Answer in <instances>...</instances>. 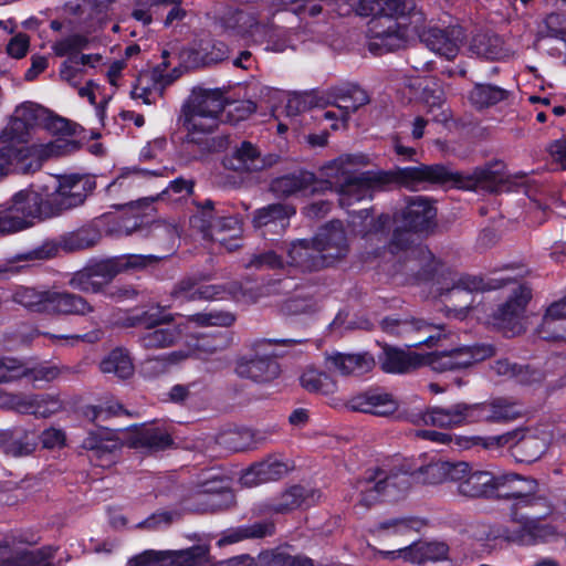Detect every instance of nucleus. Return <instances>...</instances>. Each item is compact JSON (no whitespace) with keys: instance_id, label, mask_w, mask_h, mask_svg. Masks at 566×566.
<instances>
[{"instance_id":"obj_1","label":"nucleus","mask_w":566,"mask_h":566,"mask_svg":"<svg viewBox=\"0 0 566 566\" xmlns=\"http://www.w3.org/2000/svg\"><path fill=\"white\" fill-rule=\"evenodd\" d=\"M95 182L78 175L62 176L54 192L42 196L32 187L15 192L0 207V235L19 232L84 203Z\"/></svg>"},{"instance_id":"obj_2","label":"nucleus","mask_w":566,"mask_h":566,"mask_svg":"<svg viewBox=\"0 0 566 566\" xmlns=\"http://www.w3.org/2000/svg\"><path fill=\"white\" fill-rule=\"evenodd\" d=\"M521 416L514 402L497 397L481 402L428 407L420 418L426 426L459 428L472 424H505Z\"/></svg>"},{"instance_id":"obj_3","label":"nucleus","mask_w":566,"mask_h":566,"mask_svg":"<svg viewBox=\"0 0 566 566\" xmlns=\"http://www.w3.org/2000/svg\"><path fill=\"white\" fill-rule=\"evenodd\" d=\"M349 251L342 221L332 220L321 227L312 239H300L287 249V263L303 272L319 271L333 266Z\"/></svg>"},{"instance_id":"obj_4","label":"nucleus","mask_w":566,"mask_h":566,"mask_svg":"<svg viewBox=\"0 0 566 566\" xmlns=\"http://www.w3.org/2000/svg\"><path fill=\"white\" fill-rule=\"evenodd\" d=\"M160 260V256L154 254L134 253L93 259L72 275L69 284L83 293L103 294L118 274L146 270L158 264Z\"/></svg>"},{"instance_id":"obj_5","label":"nucleus","mask_w":566,"mask_h":566,"mask_svg":"<svg viewBox=\"0 0 566 566\" xmlns=\"http://www.w3.org/2000/svg\"><path fill=\"white\" fill-rule=\"evenodd\" d=\"M504 164L490 161L471 171H452L442 164H422V185H436L465 191H497L506 181Z\"/></svg>"},{"instance_id":"obj_6","label":"nucleus","mask_w":566,"mask_h":566,"mask_svg":"<svg viewBox=\"0 0 566 566\" xmlns=\"http://www.w3.org/2000/svg\"><path fill=\"white\" fill-rule=\"evenodd\" d=\"M391 184L406 187L422 185V164L415 167L398 168L395 171L367 170L346 176L338 189L339 205L349 207L356 201L367 197L371 198L373 191L382 190Z\"/></svg>"},{"instance_id":"obj_7","label":"nucleus","mask_w":566,"mask_h":566,"mask_svg":"<svg viewBox=\"0 0 566 566\" xmlns=\"http://www.w3.org/2000/svg\"><path fill=\"white\" fill-rule=\"evenodd\" d=\"M11 300L28 312L41 315H86L94 311L81 295L45 287L18 285L12 291Z\"/></svg>"},{"instance_id":"obj_8","label":"nucleus","mask_w":566,"mask_h":566,"mask_svg":"<svg viewBox=\"0 0 566 566\" xmlns=\"http://www.w3.org/2000/svg\"><path fill=\"white\" fill-rule=\"evenodd\" d=\"M411 480H413V471L410 464L400 467L382 464L368 468L357 479L355 489L361 493V504L371 506L384 499H399L409 490Z\"/></svg>"},{"instance_id":"obj_9","label":"nucleus","mask_w":566,"mask_h":566,"mask_svg":"<svg viewBox=\"0 0 566 566\" xmlns=\"http://www.w3.org/2000/svg\"><path fill=\"white\" fill-rule=\"evenodd\" d=\"M303 339L295 338H261L252 343L250 353L240 356L235 361V374L255 384H269L281 375L277 358L283 354L270 350L273 345L294 346Z\"/></svg>"},{"instance_id":"obj_10","label":"nucleus","mask_w":566,"mask_h":566,"mask_svg":"<svg viewBox=\"0 0 566 566\" xmlns=\"http://www.w3.org/2000/svg\"><path fill=\"white\" fill-rule=\"evenodd\" d=\"M224 93L220 88L205 90L192 102L182 106V126L187 129L186 142L201 144L197 135H209L223 122Z\"/></svg>"},{"instance_id":"obj_11","label":"nucleus","mask_w":566,"mask_h":566,"mask_svg":"<svg viewBox=\"0 0 566 566\" xmlns=\"http://www.w3.org/2000/svg\"><path fill=\"white\" fill-rule=\"evenodd\" d=\"M171 314L159 307L136 311L128 314L123 322L125 327H143L145 332L138 342L143 348L156 349L175 345L186 334L187 325L174 323Z\"/></svg>"},{"instance_id":"obj_12","label":"nucleus","mask_w":566,"mask_h":566,"mask_svg":"<svg viewBox=\"0 0 566 566\" xmlns=\"http://www.w3.org/2000/svg\"><path fill=\"white\" fill-rule=\"evenodd\" d=\"M82 147V142L62 137L56 138L54 142L40 145L15 146L11 143L2 144V148L9 149L12 154V165L9 169V176L15 174H33L42 168L46 159L74 154Z\"/></svg>"},{"instance_id":"obj_13","label":"nucleus","mask_w":566,"mask_h":566,"mask_svg":"<svg viewBox=\"0 0 566 566\" xmlns=\"http://www.w3.org/2000/svg\"><path fill=\"white\" fill-rule=\"evenodd\" d=\"M413 24L386 17L370 19L368 22V50L376 56L396 52L406 46L412 34Z\"/></svg>"},{"instance_id":"obj_14","label":"nucleus","mask_w":566,"mask_h":566,"mask_svg":"<svg viewBox=\"0 0 566 566\" xmlns=\"http://www.w3.org/2000/svg\"><path fill=\"white\" fill-rule=\"evenodd\" d=\"M531 298V289L520 285L504 303L493 311L490 315V323L506 337L521 334L523 332L522 321Z\"/></svg>"},{"instance_id":"obj_15","label":"nucleus","mask_w":566,"mask_h":566,"mask_svg":"<svg viewBox=\"0 0 566 566\" xmlns=\"http://www.w3.org/2000/svg\"><path fill=\"white\" fill-rule=\"evenodd\" d=\"M333 188L328 179L317 178L316 175L306 169H298L293 172L273 178L270 182V191L277 198H289L295 195L324 193Z\"/></svg>"},{"instance_id":"obj_16","label":"nucleus","mask_w":566,"mask_h":566,"mask_svg":"<svg viewBox=\"0 0 566 566\" xmlns=\"http://www.w3.org/2000/svg\"><path fill=\"white\" fill-rule=\"evenodd\" d=\"M547 518L536 517L523 521H511L516 527L501 526L496 531H491L493 538H503L509 543L521 546H533L539 543H546L557 534L556 527L551 523H545Z\"/></svg>"},{"instance_id":"obj_17","label":"nucleus","mask_w":566,"mask_h":566,"mask_svg":"<svg viewBox=\"0 0 566 566\" xmlns=\"http://www.w3.org/2000/svg\"><path fill=\"white\" fill-rule=\"evenodd\" d=\"M495 355V347L490 344H475L431 353L428 357L429 365L436 371L460 370L470 367L474 363L482 361Z\"/></svg>"},{"instance_id":"obj_18","label":"nucleus","mask_w":566,"mask_h":566,"mask_svg":"<svg viewBox=\"0 0 566 566\" xmlns=\"http://www.w3.org/2000/svg\"><path fill=\"white\" fill-rule=\"evenodd\" d=\"M412 34L417 35L420 42L430 51L451 60L459 52V42L463 38V29L459 25L440 28L420 22L413 23Z\"/></svg>"},{"instance_id":"obj_19","label":"nucleus","mask_w":566,"mask_h":566,"mask_svg":"<svg viewBox=\"0 0 566 566\" xmlns=\"http://www.w3.org/2000/svg\"><path fill=\"white\" fill-rule=\"evenodd\" d=\"M203 239L220 243L228 251H234L241 247L242 220L239 216L216 214L211 219H201L197 228Z\"/></svg>"},{"instance_id":"obj_20","label":"nucleus","mask_w":566,"mask_h":566,"mask_svg":"<svg viewBox=\"0 0 566 566\" xmlns=\"http://www.w3.org/2000/svg\"><path fill=\"white\" fill-rule=\"evenodd\" d=\"M537 481H528L527 491L517 496L509 507L511 521H523L536 517L548 518L553 515L555 506L551 499L537 492Z\"/></svg>"},{"instance_id":"obj_21","label":"nucleus","mask_w":566,"mask_h":566,"mask_svg":"<svg viewBox=\"0 0 566 566\" xmlns=\"http://www.w3.org/2000/svg\"><path fill=\"white\" fill-rule=\"evenodd\" d=\"M82 447L91 452V460H95V465L104 468L115 462L123 443L115 431L99 428L88 432Z\"/></svg>"},{"instance_id":"obj_22","label":"nucleus","mask_w":566,"mask_h":566,"mask_svg":"<svg viewBox=\"0 0 566 566\" xmlns=\"http://www.w3.org/2000/svg\"><path fill=\"white\" fill-rule=\"evenodd\" d=\"M437 208L422 196L410 197L401 212L402 226L413 232H431L437 227Z\"/></svg>"},{"instance_id":"obj_23","label":"nucleus","mask_w":566,"mask_h":566,"mask_svg":"<svg viewBox=\"0 0 566 566\" xmlns=\"http://www.w3.org/2000/svg\"><path fill=\"white\" fill-rule=\"evenodd\" d=\"M328 96L333 98L332 104L339 109V116L344 123L348 120L352 113L369 103L367 92L358 84L350 82L332 86Z\"/></svg>"},{"instance_id":"obj_24","label":"nucleus","mask_w":566,"mask_h":566,"mask_svg":"<svg viewBox=\"0 0 566 566\" xmlns=\"http://www.w3.org/2000/svg\"><path fill=\"white\" fill-rule=\"evenodd\" d=\"M512 457L518 463L531 464L536 462L546 452L548 444L536 429L527 427L517 428Z\"/></svg>"},{"instance_id":"obj_25","label":"nucleus","mask_w":566,"mask_h":566,"mask_svg":"<svg viewBox=\"0 0 566 566\" xmlns=\"http://www.w3.org/2000/svg\"><path fill=\"white\" fill-rule=\"evenodd\" d=\"M510 280L504 277H484L480 275H461L452 285V287L442 290L441 296L447 301H451L455 295L464 293L465 296L472 292L495 291L503 287Z\"/></svg>"},{"instance_id":"obj_26","label":"nucleus","mask_w":566,"mask_h":566,"mask_svg":"<svg viewBox=\"0 0 566 566\" xmlns=\"http://www.w3.org/2000/svg\"><path fill=\"white\" fill-rule=\"evenodd\" d=\"M275 533V524L270 520L256 521L252 524L227 528L221 533L217 544L219 547L235 544L245 539H262Z\"/></svg>"},{"instance_id":"obj_27","label":"nucleus","mask_w":566,"mask_h":566,"mask_svg":"<svg viewBox=\"0 0 566 566\" xmlns=\"http://www.w3.org/2000/svg\"><path fill=\"white\" fill-rule=\"evenodd\" d=\"M3 371L0 376V381H17L22 378L30 380H51L55 378L56 371L50 367H28L20 360L13 359H0V371Z\"/></svg>"},{"instance_id":"obj_28","label":"nucleus","mask_w":566,"mask_h":566,"mask_svg":"<svg viewBox=\"0 0 566 566\" xmlns=\"http://www.w3.org/2000/svg\"><path fill=\"white\" fill-rule=\"evenodd\" d=\"M564 302H553L543 316L542 324L537 327V336L547 342H560L566 339V314L563 311Z\"/></svg>"},{"instance_id":"obj_29","label":"nucleus","mask_w":566,"mask_h":566,"mask_svg":"<svg viewBox=\"0 0 566 566\" xmlns=\"http://www.w3.org/2000/svg\"><path fill=\"white\" fill-rule=\"evenodd\" d=\"M397 408L398 405L390 394L377 389L367 390L353 400L354 410L376 416L392 415Z\"/></svg>"},{"instance_id":"obj_30","label":"nucleus","mask_w":566,"mask_h":566,"mask_svg":"<svg viewBox=\"0 0 566 566\" xmlns=\"http://www.w3.org/2000/svg\"><path fill=\"white\" fill-rule=\"evenodd\" d=\"M528 481H536L517 473L494 474L490 500H510L516 502L527 491Z\"/></svg>"},{"instance_id":"obj_31","label":"nucleus","mask_w":566,"mask_h":566,"mask_svg":"<svg viewBox=\"0 0 566 566\" xmlns=\"http://www.w3.org/2000/svg\"><path fill=\"white\" fill-rule=\"evenodd\" d=\"M329 368L343 376H363L375 366V359L368 353L343 354L336 353L328 357Z\"/></svg>"},{"instance_id":"obj_32","label":"nucleus","mask_w":566,"mask_h":566,"mask_svg":"<svg viewBox=\"0 0 566 566\" xmlns=\"http://www.w3.org/2000/svg\"><path fill=\"white\" fill-rule=\"evenodd\" d=\"M289 472V465L283 460L269 455L263 461L253 463L245 471V483H266L282 479Z\"/></svg>"},{"instance_id":"obj_33","label":"nucleus","mask_w":566,"mask_h":566,"mask_svg":"<svg viewBox=\"0 0 566 566\" xmlns=\"http://www.w3.org/2000/svg\"><path fill=\"white\" fill-rule=\"evenodd\" d=\"M250 35L255 43L264 45L266 51L283 52L289 45L287 32L272 22H255L251 25Z\"/></svg>"},{"instance_id":"obj_34","label":"nucleus","mask_w":566,"mask_h":566,"mask_svg":"<svg viewBox=\"0 0 566 566\" xmlns=\"http://www.w3.org/2000/svg\"><path fill=\"white\" fill-rule=\"evenodd\" d=\"M380 368L387 374H406L419 366L417 354L385 345L378 355Z\"/></svg>"},{"instance_id":"obj_35","label":"nucleus","mask_w":566,"mask_h":566,"mask_svg":"<svg viewBox=\"0 0 566 566\" xmlns=\"http://www.w3.org/2000/svg\"><path fill=\"white\" fill-rule=\"evenodd\" d=\"M315 491L301 484L286 489L281 496L271 504L270 510L276 514H286L297 509L308 507L314 503Z\"/></svg>"},{"instance_id":"obj_36","label":"nucleus","mask_w":566,"mask_h":566,"mask_svg":"<svg viewBox=\"0 0 566 566\" xmlns=\"http://www.w3.org/2000/svg\"><path fill=\"white\" fill-rule=\"evenodd\" d=\"M470 51L479 57L499 61L509 55L503 39L493 32H479L470 42Z\"/></svg>"},{"instance_id":"obj_37","label":"nucleus","mask_w":566,"mask_h":566,"mask_svg":"<svg viewBox=\"0 0 566 566\" xmlns=\"http://www.w3.org/2000/svg\"><path fill=\"white\" fill-rule=\"evenodd\" d=\"M31 432L23 427H12L0 431V449L8 455L22 457L33 452L35 443Z\"/></svg>"},{"instance_id":"obj_38","label":"nucleus","mask_w":566,"mask_h":566,"mask_svg":"<svg viewBox=\"0 0 566 566\" xmlns=\"http://www.w3.org/2000/svg\"><path fill=\"white\" fill-rule=\"evenodd\" d=\"M492 483H494V473L486 470L473 471L470 467L467 478L458 485V492L470 499L490 500Z\"/></svg>"},{"instance_id":"obj_39","label":"nucleus","mask_w":566,"mask_h":566,"mask_svg":"<svg viewBox=\"0 0 566 566\" xmlns=\"http://www.w3.org/2000/svg\"><path fill=\"white\" fill-rule=\"evenodd\" d=\"M223 293L221 285H198L190 277L179 281L174 290L172 297L175 301H196V300H217Z\"/></svg>"},{"instance_id":"obj_40","label":"nucleus","mask_w":566,"mask_h":566,"mask_svg":"<svg viewBox=\"0 0 566 566\" xmlns=\"http://www.w3.org/2000/svg\"><path fill=\"white\" fill-rule=\"evenodd\" d=\"M229 46L219 40H200L190 51L189 59L196 65L209 66L220 63L229 57Z\"/></svg>"},{"instance_id":"obj_41","label":"nucleus","mask_w":566,"mask_h":566,"mask_svg":"<svg viewBox=\"0 0 566 566\" xmlns=\"http://www.w3.org/2000/svg\"><path fill=\"white\" fill-rule=\"evenodd\" d=\"M420 0H382L384 13L380 17L397 19L410 24L426 22V14L418 8Z\"/></svg>"},{"instance_id":"obj_42","label":"nucleus","mask_w":566,"mask_h":566,"mask_svg":"<svg viewBox=\"0 0 566 566\" xmlns=\"http://www.w3.org/2000/svg\"><path fill=\"white\" fill-rule=\"evenodd\" d=\"M520 434L517 432V428L507 432H504L502 434L496 436H488V437H481V436H472V437H463L458 438L459 442L458 444L463 448H471V447H481L484 450L488 451H500L503 448H509L510 453H513V447L515 438Z\"/></svg>"},{"instance_id":"obj_43","label":"nucleus","mask_w":566,"mask_h":566,"mask_svg":"<svg viewBox=\"0 0 566 566\" xmlns=\"http://www.w3.org/2000/svg\"><path fill=\"white\" fill-rule=\"evenodd\" d=\"M411 564L426 566L428 563L447 560L449 546L442 542H413L410 544Z\"/></svg>"},{"instance_id":"obj_44","label":"nucleus","mask_w":566,"mask_h":566,"mask_svg":"<svg viewBox=\"0 0 566 566\" xmlns=\"http://www.w3.org/2000/svg\"><path fill=\"white\" fill-rule=\"evenodd\" d=\"M168 560V566H212L210 548L206 544L176 552L169 551Z\"/></svg>"},{"instance_id":"obj_45","label":"nucleus","mask_w":566,"mask_h":566,"mask_svg":"<svg viewBox=\"0 0 566 566\" xmlns=\"http://www.w3.org/2000/svg\"><path fill=\"white\" fill-rule=\"evenodd\" d=\"M510 92L489 83H475L470 92V102L478 109L491 107L509 98Z\"/></svg>"},{"instance_id":"obj_46","label":"nucleus","mask_w":566,"mask_h":566,"mask_svg":"<svg viewBox=\"0 0 566 566\" xmlns=\"http://www.w3.org/2000/svg\"><path fill=\"white\" fill-rule=\"evenodd\" d=\"M99 369L103 374H114L120 379H127L133 375L134 366L126 350L115 348L102 359Z\"/></svg>"},{"instance_id":"obj_47","label":"nucleus","mask_w":566,"mask_h":566,"mask_svg":"<svg viewBox=\"0 0 566 566\" xmlns=\"http://www.w3.org/2000/svg\"><path fill=\"white\" fill-rule=\"evenodd\" d=\"M193 186H195V184L191 180H187L182 177H178V178L171 180L168 184V186L156 197L138 198L136 200H129V201L120 203V205H115V207H117V208L129 207L132 209L136 207L139 209H146V208H149L154 201H156L158 199L164 200L166 195L169 191H172L174 193H178V195H184V193L191 195L193 191Z\"/></svg>"},{"instance_id":"obj_48","label":"nucleus","mask_w":566,"mask_h":566,"mask_svg":"<svg viewBox=\"0 0 566 566\" xmlns=\"http://www.w3.org/2000/svg\"><path fill=\"white\" fill-rule=\"evenodd\" d=\"M127 234H137L140 239H158L163 233H172L174 229L168 228L159 220H148L145 217H135L132 224L125 226Z\"/></svg>"},{"instance_id":"obj_49","label":"nucleus","mask_w":566,"mask_h":566,"mask_svg":"<svg viewBox=\"0 0 566 566\" xmlns=\"http://www.w3.org/2000/svg\"><path fill=\"white\" fill-rule=\"evenodd\" d=\"M301 385L310 392L329 395L337 386L335 380L324 371L306 369L300 377Z\"/></svg>"},{"instance_id":"obj_50","label":"nucleus","mask_w":566,"mask_h":566,"mask_svg":"<svg viewBox=\"0 0 566 566\" xmlns=\"http://www.w3.org/2000/svg\"><path fill=\"white\" fill-rule=\"evenodd\" d=\"M446 468H448L447 461L442 460H432L427 464L412 468L413 481L430 485L447 482Z\"/></svg>"},{"instance_id":"obj_51","label":"nucleus","mask_w":566,"mask_h":566,"mask_svg":"<svg viewBox=\"0 0 566 566\" xmlns=\"http://www.w3.org/2000/svg\"><path fill=\"white\" fill-rule=\"evenodd\" d=\"M159 176L155 170L143 169L138 167L125 168L122 174L113 180L107 187L106 192L108 196L119 197L122 192L132 190L136 182L134 176Z\"/></svg>"},{"instance_id":"obj_52","label":"nucleus","mask_w":566,"mask_h":566,"mask_svg":"<svg viewBox=\"0 0 566 566\" xmlns=\"http://www.w3.org/2000/svg\"><path fill=\"white\" fill-rule=\"evenodd\" d=\"M137 442L143 448L154 451H164L174 444V439L167 431L159 427H149L138 433Z\"/></svg>"},{"instance_id":"obj_53","label":"nucleus","mask_w":566,"mask_h":566,"mask_svg":"<svg viewBox=\"0 0 566 566\" xmlns=\"http://www.w3.org/2000/svg\"><path fill=\"white\" fill-rule=\"evenodd\" d=\"M420 526V521L415 517H392L378 522L375 525L373 533L398 535L411 531H418Z\"/></svg>"},{"instance_id":"obj_54","label":"nucleus","mask_w":566,"mask_h":566,"mask_svg":"<svg viewBox=\"0 0 566 566\" xmlns=\"http://www.w3.org/2000/svg\"><path fill=\"white\" fill-rule=\"evenodd\" d=\"M90 40L86 35L74 33L53 43L52 50L56 56H77L83 50L88 49Z\"/></svg>"},{"instance_id":"obj_55","label":"nucleus","mask_w":566,"mask_h":566,"mask_svg":"<svg viewBox=\"0 0 566 566\" xmlns=\"http://www.w3.org/2000/svg\"><path fill=\"white\" fill-rule=\"evenodd\" d=\"M52 555L45 548L24 551L13 558L0 559L2 566H53L50 559Z\"/></svg>"},{"instance_id":"obj_56","label":"nucleus","mask_w":566,"mask_h":566,"mask_svg":"<svg viewBox=\"0 0 566 566\" xmlns=\"http://www.w3.org/2000/svg\"><path fill=\"white\" fill-rule=\"evenodd\" d=\"M258 105L251 99H241L228 102L226 99V122L231 125H238L248 119L256 112Z\"/></svg>"},{"instance_id":"obj_57","label":"nucleus","mask_w":566,"mask_h":566,"mask_svg":"<svg viewBox=\"0 0 566 566\" xmlns=\"http://www.w3.org/2000/svg\"><path fill=\"white\" fill-rule=\"evenodd\" d=\"M99 240V233L91 229H81L63 238V249L67 251L84 250L94 247Z\"/></svg>"},{"instance_id":"obj_58","label":"nucleus","mask_w":566,"mask_h":566,"mask_svg":"<svg viewBox=\"0 0 566 566\" xmlns=\"http://www.w3.org/2000/svg\"><path fill=\"white\" fill-rule=\"evenodd\" d=\"M234 159L249 170L258 171L263 169L264 163L260 158V151L255 145L249 140H243L234 151Z\"/></svg>"},{"instance_id":"obj_59","label":"nucleus","mask_w":566,"mask_h":566,"mask_svg":"<svg viewBox=\"0 0 566 566\" xmlns=\"http://www.w3.org/2000/svg\"><path fill=\"white\" fill-rule=\"evenodd\" d=\"M337 6L346 4L349 7L347 12L354 10L360 17L379 18L384 13L382 0H329Z\"/></svg>"},{"instance_id":"obj_60","label":"nucleus","mask_w":566,"mask_h":566,"mask_svg":"<svg viewBox=\"0 0 566 566\" xmlns=\"http://www.w3.org/2000/svg\"><path fill=\"white\" fill-rule=\"evenodd\" d=\"M42 128L53 135L60 136H76L78 130H83L80 125L55 115L51 111L49 112Z\"/></svg>"},{"instance_id":"obj_61","label":"nucleus","mask_w":566,"mask_h":566,"mask_svg":"<svg viewBox=\"0 0 566 566\" xmlns=\"http://www.w3.org/2000/svg\"><path fill=\"white\" fill-rule=\"evenodd\" d=\"M412 233L415 232L406 227L396 228L388 245L390 253L406 252L408 255L416 256L420 248H411Z\"/></svg>"},{"instance_id":"obj_62","label":"nucleus","mask_w":566,"mask_h":566,"mask_svg":"<svg viewBox=\"0 0 566 566\" xmlns=\"http://www.w3.org/2000/svg\"><path fill=\"white\" fill-rule=\"evenodd\" d=\"M60 245L54 241H45L41 245L28 250L25 252L17 253L12 258V262H28L34 260H49L57 254Z\"/></svg>"},{"instance_id":"obj_63","label":"nucleus","mask_w":566,"mask_h":566,"mask_svg":"<svg viewBox=\"0 0 566 566\" xmlns=\"http://www.w3.org/2000/svg\"><path fill=\"white\" fill-rule=\"evenodd\" d=\"M285 212H295V209L284 203H270L263 208L256 209L253 214V227L259 229L266 223L279 219Z\"/></svg>"},{"instance_id":"obj_64","label":"nucleus","mask_w":566,"mask_h":566,"mask_svg":"<svg viewBox=\"0 0 566 566\" xmlns=\"http://www.w3.org/2000/svg\"><path fill=\"white\" fill-rule=\"evenodd\" d=\"M49 112L48 108L32 102H25L15 108V113L19 114L31 128H42Z\"/></svg>"}]
</instances>
